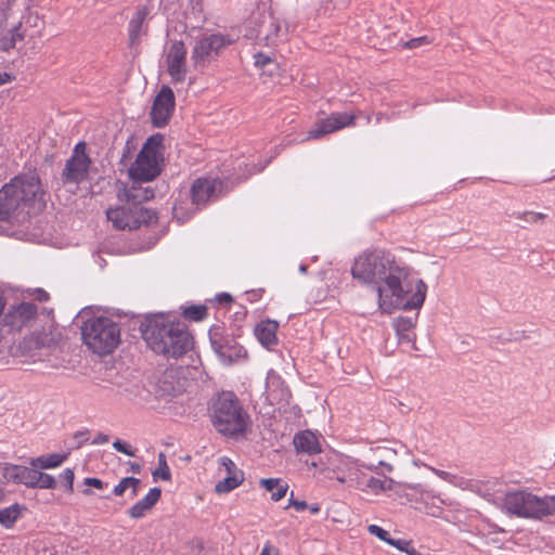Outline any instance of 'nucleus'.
<instances>
[{"label": "nucleus", "instance_id": "nucleus-33", "mask_svg": "<svg viewBox=\"0 0 555 555\" xmlns=\"http://www.w3.org/2000/svg\"><path fill=\"white\" fill-rule=\"evenodd\" d=\"M21 508L17 504L0 509V524L11 527L18 518Z\"/></svg>", "mask_w": 555, "mask_h": 555}, {"label": "nucleus", "instance_id": "nucleus-1", "mask_svg": "<svg viewBox=\"0 0 555 555\" xmlns=\"http://www.w3.org/2000/svg\"><path fill=\"white\" fill-rule=\"evenodd\" d=\"M351 275L376 292L378 308L386 313L396 308L420 309L426 298L425 282L411 279L410 269L384 249L361 253L353 261Z\"/></svg>", "mask_w": 555, "mask_h": 555}, {"label": "nucleus", "instance_id": "nucleus-15", "mask_svg": "<svg viewBox=\"0 0 555 555\" xmlns=\"http://www.w3.org/2000/svg\"><path fill=\"white\" fill-rule=\"evenodd\" d=\"M356 115L349 113H333L321 119L308 131L306 140L320 139L326 134L353 125Z\"/></svg>", "mask_w": 555, "mask_h": 555}, {"label": "nucleus", "instance_id": "nucleus-25", "mask_svg": "<svg viewBox=\"0 0 555 555\" xmlns=\"http://www.w3.org/2000/svg\"><path fill=\"white\" fill-rule=\"evenodd\" d=\"M278 328L279 323L276 321L266 320L256 325L254 333L261 346L271 350L278 345Z\"/></svg>", "mask_w": 555, "mask_h": 555}, {"label": "nucleus", "instance_id": "nucleus-55", "mask_svg": "<svg viewBox=\"0 0 555 555\" xmlns=\"http://www.w3.org/2000/svg\"><path fill=\"white\" fill-rule=\"evenodd\" d=\"M307 508H309L312 514H318L320 512V506L318 504L310 505Z\"/></svg>", "mask_w": 555, "mask_h": 555}, {"label": "nucleus", "instance_id": "nucleus-58", "mask_svg": "<svg viewBox=\"0 0 555 555\" xmlns=\"http://www.w3.org/2000/svg\"><path fill=\"white\" fill-rule=\"evenodd\" d=\"M406 488L412 489V490H414L416 492H421V487L418 485H416V486H406Z\"/></svg>", "mask_w": 555, "mask_h": 555}, {"label": "nucleus", "instance_id": "nucleus-60", "mask_svg": "<svg viewBox=\"0 0 555 555\" xmlns=\"http://www.w3.org/2000/svg\"><path fill=\"white\" fill-rule=\"evenodd\" d=\"M346 480H347V479H346L345 477H343V476H338V477H337V481H338V482H340V483H345V482H346Z\"/></svg>", "mask_w": 555, "mask_h": 555}, {"label": "nucleus", "instance_id": "nucleus-24", "mask_svg": "<svg viewBox=\"0 0 555 555\" xmlns=\"http://www.w3.org/2000/svg\"><path fill=\"white\" fill-rule=\"evenodd\" d=\"M142 182L132 181V185L130 188H124L118 192V198L120 201H125L130 205H139L141 206L142 202L149 201L154 197V191L149 188H142Z\"/></svg>", "mask_w": 555, "mask_h": 555}, {"label": "nucleus", "instance_id": "nucleus-54", "mask_svg": "<svg viewBox=\"0 0 555 555\" xmlns=\"http://www.w3.org/2000/svg\"><path fill=\"white\" fill-rule=\"evenodd\" d=\"M139 486H140V483L129 485V489H131L132 496H135L138 494Z\"/></svg>", "mask_w": 555, "mask_h": 555}, {"label": "nucleus", "instance_id": "nucleus-26", "mask_svg": "<svg viewBox=\"0 0 555 555\" xmlns=\"http://www.w3.org/2000/svg\"><path fill=\"white\" fill-rule=\"evenodd\" d=\"M294 446L297 452L314 455L321 452L320 437L311 430H302L295 435Z\"/></svg>", "mask_w": 555, "mask_h": 555}, {"label": "nucleus", "instance_id": "nucleus-21", "mask_svg": "<svg viewBox=\"0 0 555 555\" xmlns=\"http://www.w3.org/2000/svg\"><path fill=\"white\" fill-rule=\"evenodd\" d=\"M266 396L271 404L287 402L289 391L281 376L273 370L269 371L266 380Z\"/></svg>", "mask_w": 555, "mask_h": 555}, {"label": "nucleus", "instance_id": "nucleus-48", "mask_svg": "<svg viewBox=\"0 0 555 555\" xmlns=\"http://www.w3.org/2000/svg\"><path fill=\"white\" fill-rule=\"evenodd\" d=\"M555 515V495L547 496L546 516Z\"/></svg>", "mask_w": 555, "mask_h": 555}, {"label": "nucleus", "instance_id": "nucleus-5", "mask_svg": "<svg viewBox=\"0 0 555 555\" xmlns=\"http://www.w3.org/2000/svg\"><path fill=\"white\" fill-rule=\"evenodd\" d=\"M81 336L86 346L99 356L112 353L120 344V328L107 317L87 320L81 327Z\"/></svg>", "mask_w": 555, "mask_h": 555}, {"label": "nucleus", "instance_id": "nucleus-32", "mask_svg": "<svg viewBox=\"0 0 555 555\" xmlns=\"http://www.w3.org/2000/svg\"><path fill=\"white\" fill-rule=\"evenodd\" d=\"M39 468H35L34 480L31 485V489H55L56 480L52 475L38 470Z\"/></svg>", "mask_w": 555, "mask_h": 555}, {"label": "nucleus", "instance_id": "nucleus-20", "mask_svg": "<svg viewBox=\"0 0 555 555\" xmlns=\"http://www.w3.org/2000/svg\"><path fill=\"white\" fill-rule=\"evenodd\" d=\"M369 454H371L369 462H362V467L372 472H377L379 468L388 473L393 470L390 461L396 457V452L392 449L385 446H376L370 448Z\"/></svg>", "mask_w": 555, "mask_h": 555}, {"label": "nucleus", "instance_id": "nucleus-10", "mask_svg": "<svg viewBox=\"0 0 555 555\" xmlns=\"http://www.w3.org/2000/svg\"><path fill=\"white\" fill-rule=\"evenodd\" d=\"M231 43L232 40L221 34H212L198 39L193 47L191 56L194 67L207 66Z\"/></svg>", "mask_w": 555, "mask_h": 555}, {"label": "nucleus", "instance_id": "nucleus-41", "mask_svg": "<svg viewBox=\"0 0 555 555\" xmlns=\"http://www.w3.org/2000/svg\"><path fill=\"white\" fill-rule=\"evenodd\" d=\"M388 544L404 553L409 552L408 550L412 546V542L409 540L392 538L388 541Z\"/></svg>", "mask_w": 555, "mask_h": 555}, {"label": "nucleus", "instance_id": "nucleus-17", "mask_svg": "<svg viewBox=\"0 0 555 555\" xmlns=\"http://www.w3.org/2000/svg\"><path fill=\"white\" fill-rule=\"evenodd\" d=\"M60 334L52 322H49L41 331H35L26 336L20 344V349L25 353L33 354L37 349L50 347L56 344Z\"/></svg>", "mask_w": 555, "mask_h": 555}, {"label": "nucleus", "instance_id": "nucleus-31", "mask_svg": "<svg viewBox=\"0 0 555 555\" xmlns=\"http://www.w3.org/2000/svg\"><path fill=\"white\" fill-rule=\"evenodd\" d=\"M244 481V473H235L227 475L225 478L219 480L215 487L217 493H229L237 488Z\"/></svg>", "mask_w": 555, "mask_h": 555}, {"label": "nucleus", "instance_id": "nucleus-51", "mask_svg": "<svg viewBox=\"0 0 555 555\" xmlns=\"http://www.w3.org/2000/svg\"><path fill=\"white\" fill-rule=\"evenodd\" d=\"M36 298L39 301H47L49 299V294L46 291L39 288L36 291Z\"/></svg>", "mask_w": 555, "mask_h": 555}, {"label": "nucleus", "instance_id": "nucleus-43", "mask_svg": "<svg viewBox=\"0 0 555 555\" xmlns=\"http://www.w3.org/2000/svg\"><path fill=\"white\" fill-rule=\"evenodd\" d=\"M431 472L438 476L439 478H441L442 480L444 481H448L450 483H454V485H457V477L449 472H446V470H441V469H438V468H434L431 467L430 468Z\"/></svg>", "mask_w": 555, "mask_h": 555}, {"label": "nucleus", "instance_id": "nucleus-62", "mask_svg": "<svg viewBox=\"0 0 555 555\" xmlns=\"http://www.w3.org/2000/svg\"><path fill=\"white\" fill-rule=\"evenodd\" d=\"M296 501H297V500H294V499H293V493H292V494H291V499H289V504H288V506H292V502H296Z\"/></svg>", "mask_w": 555, "mask_h": 555}, {"label": "nucleus", "instance_id": "nucleus-4", "mask_svg": "<svg viewBox=\"0 0 555 555\" xmlns=\"http://www.w3.org/2000/svg\"><path fill=\"white\" fill-rule=\"evenodd\" d=\"M211 422L218 433L228 437L242 436L250 426L249 415L231 391L219 393L214 401Z\"/></svg>", "mask_w": 555, "mask_h": 555}, {"label": "nucleus", "instance_id": "nucleus-49", "mask_svg": "<svg viewBox=\"0 0 555 555\" xmlns=\"http://www.w3.org/2000/svg\"><path fill=\"white\" fill-rule=\"evenodd\" d=\"M109 438L105 434H98L96 437L93 439V444H104L108 442Z\"/></svg>", "mask_w": 555, "mask_h": 555}, {"label": "nucleus", "instance_id": "nucleus-8", "mask_svg": "<svg viewBox=\"0 0 555 555\" xmlns=\"http://www.w3.org/2000/svg\"><path fill=\"white\" fill-rule=\"evenodd\" d=\"M221 186L222 182L218 179L199 178L195 180L191 188V206L186 207L183 202L176 203L172 208L173 217L179 222L189 220L197 209L218 197Z\"/></svg>", "mask_w": 555, "mask_h": 555}, {"label": "nucleus", "instance_id": "nucleus-19", "mask_svg": "<svg viewBox=\"0 0 555 555\" xmlns=\"http://www.w3.org/2000/svg\"><path fill=\"white\" fill-rule=\"evenodd\" d=\"M37 307L30 302H22L12 306L4 317L7 325L12 330L20 331L24 326H28L36 318Z\"/></svg>", "mask_w": 555, "mask_h": 555}, {"label": "nucleus", "instance_id": "nucleus-13", "mask_svg": "<svg viewBox=\"0 0 555 555\" xmlns=\"http://www.w3.org/2000/svg\"><path fill=\"white\" fill-rule=\"evenodd\" d=\"M86 144L79 142L72 157L66 162L62 177L65 183L78 184L87 178L90 158L85 153Z\"/></svg>", "mask_w": 555, "mask_h": 555}, {"label": "nucleus", "instance_id": "nucleus-44", "mask_svg": "<svg viewBox=\"0 0 555 555\" xmlns=\"http://www.w3.org/2000/svg\"><path fill=\"white\" fill-rule=\"evenodd\" d=\"M255 59V65L258 67H264L266 65L270 64L272 62V59L270 55L264 54L262 52H258L254 55Z\"/></svg>", "mask_w": 555, "mask_h": 555}, {"label": "nucleus", "instance_id": "nucleus-63", "mask_svg": "<svg viewBox=\"0 0 555 555\" xmlns=\"http://www.w3.org/2000/svg\"><path fill=\"white\" fill-rule=\"evenodd\" d=\"M85 437V434L83 433H79L76 435V438H83Z\"/></svg>", "mask_w": 555, "mask_h": 555}, {"label": "nucleus", "instance_id": "nucleus-47", "mask_svg": "<svg viewBox=\"0 0 555 555\" xmlns=\"http://www.w3.org/2000/svg\"><path fill=\"white\" fill-rule=\"evenodd\" d=\"M259 555H279V551L270 543H267Z\"/></svg>", "mask_w": 555, "mask_h": 555}, {"label": "nucleus", "instance_id": "nucleus-38", "mask_svg": "<svg viewBox=\"0 0 555 555\" xmlns=\"http://www.w3.org/2000/svg\"><path fill=\"white\" fill-rule=\"evenodd\" d=\"M219 465L222 466L227 473V475H234L235 473H243L238 469L235 463L228 456H221L219 460Z\"/></svg>", "mask_w": 555, "mask_h": 555}, {"label": "nucleus", "instance_id": "nucleus-12", "mask_svg": "<svg viewBox=\"0 0 555 555\" xmlns=\"http://www.w3.org/2000/svg\"><path fill=\"white\" fill-rule=\"evenodd\" d=\"M212 349L218 353L224 364H232L246 357V350L233 337L223 335L222 330L216 326L209 332Z\"/></svg>", "mask_w": 555, "mask_h": 555}, {"label": "nucleus", "instance_id": "nucleus-30", "mask_svg": "<svg viewBox=\"0 0 555 555\" xmlns=\"http://www.w3.org/2000/svg\"><path fill=\"white\" fill-rule=\"evenodd\" d=\"M414 320L405 317H398L393 321V327L396 330L399 341L412 343L414 340L411 330L414 327Z\"/></svg>", "mask_w": 555, "mask_h": 555}, {"label": "nucleus", "instance_id": "nucleus-16", "mask_svg": "<svg viewBox=\"0 0 555 555\" xmlns=\"http://www.w3.org/2000/svg\"><path fill=\"white\" fill-rule=\"evenodd\" d=\"M175 94L170 87L162 86L153 102L151 118L154 126L162 128L169 121L175 109Z\"/></svg>", "mask_w": 555, "mask_h": 555}, {"label": "nucleus", "instance_id": "nucleus-61", "mask_svg": "<svg viewBox=\"0 0 555 555\" xmlns=\"http://www.w3.org/2000/svg\"><path fill=\"white\" fill-rule=\"evenodd\" d=\"M3 309H4V302L0 298V314L2 313Z\"/></svg>", "mask_w": 555, "mask_h": 555}, {"label": "nucleus", "instance_id": "nucleus-40", "mask_svg": "<svg viewBox=\"0 0 555 555\" xmlns=\"http://www.w3.org/2000/svg\"><path fill=\"white\" fill-rule=\"evenodd\" d=\"M60 478L64 482L66 489L68 491H73V483L75 478L74 470L70 468H65L60 475Z\"/></svg>", "mask_w": 555, "mask_h": 555}, {"label": "nucleus", "instance_id": "nucleus-3", "mask_svg": "<svg viewBox=\"0 0 555 555\" xmlns=\"http://www.w3.org/2000/svg\"><path fill=\"white\" fill-rule=\"evenodd\" d=\"M142 336L154 352L166 357L178 358L192 348V336L185 325L164 314L147 318Z\"/></svg>", "mask_w": 555, "mask_h": 555}, {"label": "nucleus", "instance_id": "nucleus-46", "mask_svg": "<svg viewBox=\"0 0 555 555\" xmlns=\"http://www.w3.org/2000/svg\"><path fill=\"white\" fill-rule=\"evenodd\" d=\"M85 485L94 487L96 489L103 488V481L99 478L88 477L85 479Z\"/></svg>", "mask_w": 555, "mask_h": 555}, {"label": "nucleus", "instance_id": "nucleus-18", "mask_svg": "<svg viewBox=\"0 0 555 555\" xmlns=\"http://www.w3.org/2000/svg\"><path fill=\"white\" fill-rule=\"evenodd\" d=\"M284 33V25L281 21L275 18L272 14H263L257 28L250 34L257 40L266 46L274 44Z\"/></svg>", "mask_w": 555, "mask_h": 555}, {"label": "nucleus", "instance_id": "nucleus-34", "mask_svg": "<svg viewBox=\"0 0 555 555\" xmlns=\"http://www.w3.org/2000/svg\"><path fill=\"white\" fill-rule=\"evenodd\" d=\"M154 480L162 479L165 481L170 480L171 474L170 468L167 464L166 456L164 453H159L158 455V467L153 472Z\"/></svg>", "mask_w": 555, "mask_h": 555}, {"label": "nucleus", "instance_id": "nucleus-64", "mask_svg": "<svg viewBox=\"0 0 555 555\" xmlns=\"http://www.w3.org/2000/svg\"><path fill=\"white\" fill-rule=\"evenodd\" d=\"M83 492H85V494H87V495L91 494V491H90L89 489H86Z\"/></svg>", "mask_w": 555, "mask_h": 555}, {"label": "nucleus", "instance_id": "nucleus-59", "mask_svg": "<svg viewBox=\"0 0 555 555\" xmlns=\"http://www.w3.org/2000/svg\"><path fill=\"white\" fill-rule=\"evenodd\" d=\"M299 271H300L301 273H306V272H307V266H306V264H300V266H299Z\"/></svg>", "mask_w": 555, "mask_h": 555}, {"label": "nucleus", "instance_id": "nucleus-22", "mask_svg": "<svg viewBox=\"0 0 555 555\" xmlns=\"http://www.w3.org/2000/svg\"><path fill=\"white\" fill-rule=\"evenodd\" d=\"M150 14L146 5L139 8L128 24L129 44L134 47L140 43L141 38L146 34L144 22Z\"/></svg>", "mask_w": 555, "mask_h": 555}, {"label": "nucleus", "instance_id": "nucleus-28", "mask_svg": "<svg viewBox=\"0 0 555 555\" xmlns=\"http://www.w3.org/2000/svg\"><path fill=\"white\" fill-rule=\"evenodd\" d=\"M68 457V453H52L40 455L30 460L29 464L34 468L52 469L61 466Z\"/></svg>", "mask_w": 555, "mask_h": 555}, {"label": "nucleus", "instance_id": "nucleus-37", "mask_svg": "<svg viewBox=\"0 0 555 555\" xmlns=\"http://www.w3.org/2000/svg\"><path fill=\"white\" fill-rule=\"evenodd\" d=\"M133 483H141V480L134 477H125L118 482V485L115 486L113 493L117 496H120L127 489H129V485Z\"/></svg>", "mask_w": 555, "mask_h": 555}, {"label": "nucleus", "instance_id": "nucleus-45", "mask_svg": "<svg viewBox=\"0 0 555 555\" xmlns=\"http://www.w3.org/2000/svg\"><path fill=\"white\" fill-rule=\"evenodd\" d=\"M426 42H427L426 37H418V38L411 39L410 41H408L405 43V46L410 49H413V48H417L421 44L426 43Z\"/></svg>", "mask_w": 555, "mask_h": 555}, {"label": "nucleus", "instance_id": "nucleus-2", "mask_svg": "<svg viewBox=\"0 0 555 555\" xmlns=\"http://www.w3.org/2000/svg\"><path fill=\"white\" fill-rule=\"evenodd\" d=\"M44 195L36 171L15 177L0 190V219L20 221L39 212L46 206Z\"/></svg>", "mask_w": 555, "mask_h": 555}, {"label": "nucleus", "instance_id": "nucleus-35", "mask_svg": "<svg viewBox=\"0 0 555 555\" xmlns=\"http://www.w3.org/2000/svg\"><path fill=\"white\" fill-rule=\"evenodd\" d=\"M513 217L522 220L526 223H542L545 220L546 215L542 212L524 211L515 212Z\"/></svg>", "mask_w": 555, "mask_h": 555}, {"label": "nucleus", "instance_id": "nucleus-57", "mask_svg": "<svg viewBox=\"0 0 555 555\" xmlns=\"http://www.w3.org/2000/svg\"><path fill=\"white\" fill-rule=\"evenodd\" d=\"M408 551H409V552H406L408 555H422L413 546H411Z\"/></svg>", "mask_w": 555, "mask_h": 555}, {"label": "nucleus", "instance_id": "nucleus-42", "mask_svg": "<svg viewBox=\"0 0 555 555\" xmlns=\"http://www.w3.org/2000/svg\"><path fill=\"white\" fill-rule=\"evenodd\" d=\"M113 448L118 451V452H121L128 456H134L135 453H134V450L131 449V447L125 442H122L121 440L117 439L113 442Z\"/></svg>", "mask_w": 555, "mask_h": 555}, {"label": "nucleus", "instance_id": "nucleus-7", "mask_svg": "<svg viewBox=\"0 0 555 555\" xmlns=\"http://www.w3.org/2000/svg\"><path fill=\"white\" fill-rule=\"evenodd\" d=\"M163 137L152 135L144 143L134 163L129 168V177L134 182H149L160 173Z\"/></svg>", "mask_w": 555, "mask_h": 555}, {"label": "nucleus", "instance_id": "nucleus-56", "mask_svg": "<svg viewBox=\"0 0 555 555\" xmlns=\"http://www.w3.org/2000/svg\"><path fill=\"white\" fill-rule=\"evenodd\" d=\"M219 300H224V301H230L231 300V296L229 294H221L219 297Z\"/></svg>", "mask_w": 555, "mask_h": 555}, {"label": "nucleus", "instance_id": "nucleus-52", "mask_svg": "<svg viewBox=\"0 0 555 555\" xmlns=\"http://www.w3.org/2000/svg\"><path fill=\"white\" fill-rule=\"evenodd\" d=\"M292 506L296 509V511H304L308 507V504L306 501H296V502H292Z\"/></svg>", "mask_w": 555, "mask_h": 555}, {"label": "nucleus", "instance_id": "nucleus-11", "mask_svg": "<svg viewBox=\"0 0 555 555\" xmlns=\"http://www.w3.org/2000/svg\"><path fill=\"white\" fill-rule=\"evenodd\" d=\"M361 468V464H357L354 467H350L348 470V479L356 489L378 495L382 492H385L387 490H395L399 491V487H401L398 482H396L393 479L384 477V478H377L374 476H370L365 474Z\"/></svg>", "mask_w": 555, "mask_h": 555}, {"label": "nucleus", "instance_id": "nucleus-50", "mask_svg": "<svg viewBox=\"0 0 555 555\" xmlns=\"http://www.w3.org/2000/svg\"><path fill=\"white\" fill-rule=\"evenodd\" d=\"M12 79L13 77L9 73L0 70V86L11 82Z\"/></svg>", "mask_w": 555, "mask_h": 555}, {"label": "nucleus", "instance_id": "nucleus-36", "mask_svg": "<svg viewBox=\"0 0 555 555\" xmlns=\"http://www.w3.org/2000/svg\"><path fill=\"white\" fill-rule=\"evenodd\" d=\"M183 315L192 321H201L207 315L205 306H191L183 310Z\"/></svg>", "mask_w": 555, "mask_h": 555}, {"label": "nucleus", "instance_id": "nucleus-29", "mask_svg": "<svg viewBox=\"0 0 555 555\" xmlns=\"http://www.w3.org/2000/svg\"><path fill=\"white\" fill-rule=\"evenodd\" d=\"M259 483L267 491L271 492V499L274 502H278L284 498L288 490V485L282 481L280 478L260 479Z\"/></svg>", "mask_w": 555, "mask_h": 555}, {"label": "nucleus", "instance_id": "nucleus-53", "mask_svg": "<svg viewBox=\"0 0 555 555\" xmlns=\"http://www.w3.org/2000/svg\"><path fill=\"white\" fill-rule=\"evenodd\" d=\"M129 466L132 473H140L141 470V465L138 463H129Z\"/></svg>", "mask_w": 555, "mask_h": 555}, {"label": "nucleus", "instance_id": "nucleus-39", "mask_svg": "<svg viewBox=\"0 0 555 555\" xmlns=\"http://www.w3.org/2000/svg\"><path fill=\"white\" fill-rule=\"evenodd\" d=\"M367 530L371 534L375 535L376 538L386 542L387 544H388V541L391 539L388 531H386L385 529H383L382 527H379L377 525H370L367 527Z\"/></svg>", "mask_w": 555, "mask_h": 555}, {"label": "nucleus", "instance_id": "nucleus-14", "mask_svg": "<svg viewBox=\"0 0 555 555\" xmlns=\"http://www.w3.org/2000/svg\"><path fill=\"white\" fill-rule=\"evenodd\" d=\"M165 64L172 83H181L186 77V48L182 41H175L166 52Z\"/></svg>", "mask_w": 555, "mask_h": 555}, {"label": "nucleus", "instance_id": "nucleus-9", "mask_svg": "<svg viewBox=\"0 0 555 555\" xmlns=\"http://www.w3.org/2000/svg\"><path fill=\"white\" fill-rule=\"evenodd\" d=\"M108 221H111L117 230H134L141 224L152 223L156 220V215L153 210L145 209L139 205H130L126 202L125 205L115 208H109L106 211Z\"/></svg>", "mask_w": 555, "mask_h": 555}, {"label": "nucleus", "instance_id": "nucleus-6", "mask_svg": "<svg viewBox=\"0 0 555 555\" xmlns=\"http://www.w3.org/2000/svg\"><path fill=\"white\" fill-rule=\"evenodd\" d=\"M501 511L511 517L541 519L546 516L547 496L540 498L527 490H514L504 494Z\"/></svg>", "mask_w": 555, "mask_h": 555}, {"label": "nucleus", "instance_id": "nucleus-27", "mask_svg": "<svg viewBox=\"0 0 555 555\" xmlns=\"http://www.w3.org/2000/svg\"><path fill=\"white\" fill-rule=\"evenodd\" d=\"M160 495V488H152L143 499L129 508V516L135 519L143 517L159 501Z\"/></svg>", "mask_w": 555, "mask_h": 555}, {"label": "nucleus", "instance_id": "nucleus-23", "mask_svg": "<svg viewBox=\"0 0 555 555\" xmlns=\"http://www.w3.org/2000/svg\"><path fill=\"white\" fill-rule=\"evenodd\" d=\"M34 473L35 468L31 466L26 467L15 464H5L3 467L2 476L7 481L21 483L31 489Z\"/></svg>", "mask_w": 555, "mask_h": 555}]
</instances>
